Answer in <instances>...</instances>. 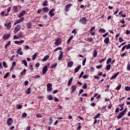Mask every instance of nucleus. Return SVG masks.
<instances>
[{"label": "nucleus", "mask_w": 130, "mask_h": 130, "mask_svg": "<svg viewBox=\"0 0 130 130\" xmlns=\"http://www.w3.org/2000/svg\"><path fill=\"white\" fill-rule=\"evenodd\" d=\"M79 22L83 25H86L87 24V19L85 17H82L80 19Z\"/></svg>", "instance_id": "nucleus-1"}, {"label": "nucleus", "mask_w": 130, "mask_h": 130, "mask_svg": "<svg viewBox=\"0 0 130 130\" xmlns=\"http://www.w3.org/2000/svg\"><path fill=\"white\" fill-rule=\"evenodd\" d=\"M21 28H22V27L20 25H16L14 29V33H15V34H16V33H17V32H19V31H20V30H21Z\"/></svg>", "instance_id": "nucleus-2"}, {"label": "nucleus", "mask_w": 130, "mask_h": 130, "mask_svg": "<svg viewBox=\"0 0 130 130\" xmlns=\"http://www.w3.org/2000/svg\"><path fill=\"white\" fill-rule=\"evenodd\" d=\"M52 84L51 83H48L47 84V90L49 92H50V91H52Z\"/></svg>", "instance_id": "nucleus-3"}, {"label": "nucleus", "mask_w": 130, "mask_h": 130, "mask_svg": "<svg viewBox=\"0 0 130 130\" xmlns=\"http://www.w3.org/2000/svg\"><path fill=\"white\" fill-rule=\"evenodd\" d=\"M72 7L71 4H68L64 7L65 12H69L70 11V8Z\"/></svg>", "instance_id": "nucleus-4"}, {"label": "nucleus", "mask_w": 130, "mask_h": 130, "mask_svg": "<svg viewBox=\"0 0 130 130\" xmlns=\"http://www.w3.org/2000/svg\"><path fill=\"white\" fill-rule=\"evenodd\" d=\"M13 119L12 118H9L7 120V123L8 125L11 126L13 124Z\"/></svg>", "instance_id": "nucleus-5"}, {"label": "nucleus", "mask_w": 130, "mask_h": 130, "mask_svg": "<svg viewBox=\"0 0 130 130\" xmlns=\"http://www.w3.org/2000/svg\"><path fill=\"white\" fill-rule=\"evenodd\" d=\"M61 43V39L60 38H58L57 40H55V42L54 43V44L55 45H59Z\"/></svg>", "instance_id": "nucleus-6"}, {"label": "nucleus", "mask_w": 130, "mask_h": 130, "mask_svg": "<svg viewBox=\"0 0 130 130\" xmlns=\"http://www.w3.org/2000/svg\"><path fill=\"white\" fill-rule=\"evenodd\" d=\"M12 11L15 14H17V13H18V12H19V10H18V7H17V6H14L13 7Z\"/></svg>", "instance_id": "nucleus-7"}, {"label": "nucleus", "mask_w": 130, "mask_h": 130, "mask_svg": "<svg viewBox=\"0 0 130 130\" xmlns=\"http://www.w3.org/2000/svg\"><path fill=\"white\" fill-rule=\"evenodd\" d=\"M76 89H77V87L75 85H73L71 87V94H73L75 91H76Z\"/></svg>", "instance_id": "nucleus-8"}, {"label": "nucleus", "mask_w": 130, "mask_h": 130, "mask_svg": "<svg viewBox=\"0 0 130 130\" xmlns=\"http://www.w3.org/2000/svg\"><path fill=\"white\" fill-rule=\"evenodd\" d=\"M26 14V11L25 10L22 11L20 14L18 15V18H22L24 15Z\"/></svg>", "instance_id": "nucleus-9"}, {"label": "nucleus", "mask_w": 130, "mask_h": 130, "mask_svg": "<svg viewBox=\"0 0 130 130\" xmlns=\"http://www.w3.org/2000/svg\"><path fill=\"white\" fill-rule=\"evenodd\" d=\"M60 53L59 55L58 58V60H60L62 57H63V52H62V51H60Z\"/></svg>", "instance_id": "nucleus-10"}, {"label": "nucleus", "mask_w": 130, "mask_h": 130, "mask_svg": "<svg viewBox=\"0 0 130 130\" xmlns=\"http://www.w3.org/2000/svg\"><path fill=\"white\" fill-rule=\"evenodd\" d=\"M47 66H45L43 68V74L45 75L46 74V72H47Z\"/></svg>", "instance_id": "nucleus-11"}, {"label": "nucleus", "mask_w": 130, "mask_h": 130, "mask_svg": "<svg viewBox=\"0 0 130 130\" xmlns=\"http://www.w3.org/2000/svg\"><path fill=\"white\" fill-rule=\"evenodd\" d=\"M124 113H123L122 112H121L120 113H119V114L117 116V118H118V119H120V118H121V117H122V116H123V115H124Z\"/></svg>", "instance_id": "nucleus-12"}, {"label": "nucleus", "mask_w": 130, "mask_h": 130, "mask_svg": "<svg viewBox=\"0 0 130 130\" xmlns=\"http://www.w3.org/2000/svg\"><path fill=\"white\" fill-rule=\"evenodd\" d=\"M21 50L22 48H19L17 51L18 54H19V55H23V52H22Z\"/></svg>", "instance_id": "nucleus-13"}, {"label": "nucleus", "mask_w": 130, "mask_h": 130, "mask_svg": "<svg viewBox=\"0 0 130 130\" xmlns=\"http://www.w3.org/2000/svg\"><path fill=\"white\" fill-rule=\"evenodd\" d=\"M119 72H117V73L114 74L111 78L110 80H113V79H116V77L118 76Z\"/></svg>", "instance_id": "nucleus-14"}, {"label": "nucleus", "mask_w": 130, "mask_h": 130, "mask_svg": "<svg viewBox=\"0 0 130 130\" xmlns=\"http://www.w3.org/2000/svg\"><path fill=\"white\" fill-rule=\"evenodd\" d=\"M26 72L27 70L26 69H24L20 74V77H22V76H25Z\"/></svg>", "instance_id": "nucleus-15"}, {"label": "nucleus", "mask_w": 130, "mask_h": 130, "mask_svg": "<svg viewBox=\"0 0 130 130\" xmlns=\"http://www.w3.org/2000/svg\"><path fill=\"white\" fill-rule=\"evenodd\" d=\"M5 26L7 27L8 30H10V29H11V22H9L8 24H5Z\"/></svg>", "instance_id": "nucleus-16"}, {"label": "nucleus", "mask_w": 130, "mask_h": 130, "mask_svg": "<svg viewBox=\"0 0 130 130\" xmlns=\"http://www.w3.org/2000/svg\"><path fill=\"white\" fill-rule=\"evenodd\" d=\"M80 69H81V65H79L77 67H76L75 69V73H78V72H79V71L80 70Z\"/></svg>", "instance_id": "nucleus-17"}, {"label": "nucleus", "mask_w": 130, "mask_h": 130, "mask_svg": "<svg viewBox=\"0 0 130 130\" xmlns=\"http://www.w3.org/2000/svg\"><path fill=\"white\" fill-rule=\"evenodd\" d=\"M25 94H27V95H29L30 93H31V88L30 87H28L25 91Z\"/></svg>", "instance_id": "nucleus-18"}, {"label": "nucleus", "mask_w": 130, "mask_h": 130, "mask_svg": "<svg viewBox=\"0 0 130 130\" xmlns=\"http://www.w3.org/2000/svg\"><path fill=\"white\" fill-rule=\"evenodd\" d=\"M3 38L4 39V40H7V39H9L10 38V35H5L3 36Z\"/></svg>", "instance_id": "nucleus-19"}, {"label": "nucleus", "mask_w": 130, "mask_h": 130, "mask_svg": "<svg viewBox=\"0 0 130 130\" xmlns=\"http://www.w3.org/2000/svg\"><path fill=\"white\" fill-rule=\"evenodd\" d=\"M48 58H49V55H47L44 56V57L42 59V61H46Z\"/></svg>", "instance_id": "nucleus-20"}, {"label": "nucleus", "mask_w": 130, "mask_h": 130, "mask_svg": "<svg viewBox=\"0 0 130 130\" xmlns=\"http://www.w3.org/2000/svg\"><path fill=\"white\" fill-rule=\"evenodd\" d=\"M42 10L43 11V12H44L45 13H47V12H48L49 11V10L48 9V8L47 7H44L42 9Z\"/></svg>", "instance_id": "nucleus-21"}, {"label": "nucleus", "mask_w": 130, "mask_h": 130, "mask_svg": "<svg viewBox=\"0 0 130 130\" xmlns=\"http://www.w3.org/2000/svg\"><path fill=\"white\" fill-rule=\"evenodd\" d=\"M73 64H74V62L70 61L68 63V68H72L73 67Z\"/></svg>", "instance_id": "nucleus-22"}, {"label": "nucleus", "mask_w": 130, "mask_h": 130, "mask_svg": "<svg viewBox=\"0 0 130 130\" xmlns=\"http://www.w3.org/2000/svg\"><path fill=\"white\" fill-rule=\"evenodd\" d=\"M31 27H32V23L31 22L27 23V29H31Z\"/></svg>", "instance_id": "nucleus-23"}, {"label": "nucleus", "mask_w": 130, "mask_h": 130, "mask_svg": "<svg viewBox=\"0 0 130 130\" xmlns=\"http://www.w3.org/2000/svg\"><path fill=\"white\" fill-rule=\"evenodd\" d=\"M104 42L106 44H108V43H109V38H106L104 40Z\"/></svg>", "instance_id": "nucleus-24"}, {"label": "nucleus", "mask_w": 130, "mask_h": 130, "mask_svg": "<svg viewBox=\"0 0 130 130\" xmlns=\"http://www.w3.org/2000/svg\"><path fill=\"white\" fill-rule=\"evenodd\" d=\"M15 44H19L20 43H24V40H21L20 41H16L14 42Z\"/></svg>", "instance_id": "nucleus-25"}, {"label": "nucleus", "mask_w": 130, "mask_h": 130, "mask_svg": "<svg viewBox=\"0 0 130 130\" xmlns=\"http://www.w3.org/2000/svg\"><path fill=\"white\" fill-rule=\"evenodd\" d=\"M73 82V77H71L68 81V86H71V84Z\"/></svg>", "instance_id": "nucleus-26"}, {"label": "nucleus", "mask_w": 130, "mask_h": 130, "mask_svg": "<svg viewBox=\"0 0 130 130\" xmlns=\"http://www.w3.org/2000/svg\"><path fill=\"white\" fill-rule=\"evenodd\" d=\"M47 99L48 100H53V97H52L51 94H50L48 96Z\"/></svg>", "instance_id": "nucleus-27"}, {"label": "nucleus", "mask_w": 130, "mask_h": 130, "mask_svg": "<svg viewBox=\"0 0 130 130\" xmlns=\"http://www.w3.org/2000/svg\"><path fill=\"white\" fill-rule=\"evenodd\" d=\"M106 31V30L104 28H101L99 30V32H100L101 33H105Z\"/></svg>", "instance_id": "nucleus-28"}, {"label": "nucleus", "mask_w": 130, "mask_h": 130, "mask_svg": "<svg viewBox=\"0 0 130 130\" xmlns=\"http://www.w3.org/2000/svg\"><path fill=\"white\" fill-rule=\"evenodd\" d=\"M101 115V114L98 113L94 117V119H97V118H99V117Z\"/></svg>", "instance_id": "nucleus-29"}, {"label": "nucleus", "mask_w": 130, "mask_h": 130, "mask_svg": "<svg viewBox=\"0 0 130 130\" xmlns=\"http://www.w3.org/2000/svg\"><path fill=\"white\" fill-rule=\"evenodd\" d=\"M56 66H57V63H55L54 64H52L50 66V69H54V68H55V67H56Z\"/></svg>", "instance_id": "nucleus-30"}, {"label": "nucleus", "mask_w": 130, "mask_h": 130, "mask_svg": "<svg viewBox=\"0 0 130 130\" xmlns=\"http://www.w3.org/2000/svg\"><path fill=\"white\" fill-rule=\"evenodd\" d=\"M98 54V52L95 50L93 52V57H96L97 56V54Z\"/></svg>", "instance_id": "nucleus-31"}, {"label": "nucleus", "mask_w": 130, "mask_h": 130, "mask_svg": "<svg viewBox=\"0 0 130 130\" xmlns=\"http://www.w3.org/2000/svg\"><path fill=\"white\" fill-rule=\"evenodd\" d=\"M21 22H22V21H21V20L19 19L15 22L14 25H17V24H19V23H21Z\"/></svg>", "instance_id": "nucleus-32"}, {"label": "nucleus", "mask_w": 130, "mask_h": 130, "mask_svg": "<svg viewBox=\"0 0 130 130\" xmlns=\"http://www.w3.org/2000/svg\"><path fill=\"white\" fill-rule=\"evenodd\" d=\"M36 56H37V53H35L32 55V60H35V58H36Z\"/></svg>", "instance_id": "nucleus-33"}, {"label": "nucleus", "mask_w": 130, "mask_h": 130, "mask_svg": "<svg viewBox=\"0 0 130 130\" xmlns=\"http://www.w3.org/2000/svg\"><path fill=\"white\" fill-rule=\"evenodd\" d=\"M111 68V65H110V64H108L106 67L107 71H109V70H110Z\"/></svg>", "instance_id": "nucleus-34"}, {"label": "nucleus", "mask_w": 130, "mask_h": 130, "mask_svg": "<svg viewBox=\"0 0 130 130\" xmlns=\"http://www.w3.org/2000/svg\"><path fill=\"white\" fill-rule=\"evenodd\" d=\"M22 62L25 67H27V61H26V60H25V59L22 60Z\"/></svg>", "instance_id": "nucleus-35"}, {"label": "nucleus", "mask_w": 130, "mask_h": 130, "mask_svg": "<svg viewBox=\"0 0 130 130\" xmlns=\"http://www.w3.org/2000/svg\"><path fill=\"white\" fill-rule=\"evenodd\" d=\"M9 73L7 72L4 76V79H7L8 78V77H9Z\"/></svg>", "instance_id": "nucleus-36"}, {"label": "nucleus", "mask_w": 130, "mask_h": 130, "mask_svg": "<svg viewBox=\"0 0 130 130\" xmlns=\"http://www.w3.org/2000/svg\"><path fill=\"white\" fill-rule=\"evenodd\" d=\"M47 1H45L43 3V6L44 7H46V6H47Z\"/></svg>", "instance_id": "nucleus-37"}, {"label": "nucleus", "mask_w": 130, "mask_h": 130, "mask_svg": "<svg viewBox=\"0 0 130 130\" xmlns=\"http://www.w3.org/2000/svg\"><path fill=\"white\" fill-rule=\"evenodd\" d=\"M110 62H111V58H108L106 62L107 64H108V63H110Z\"/></svg>", "instance_id": "nucleus-38"}, {"label": "nucleus", "mask_w": 130, "mask_h": 130, "mask_svg": "<svg viewBox=\"0 0 130 130\" xmlns=\"http://www.w3.org/2000/svg\"><path fill=\"white\" fill-rule=\"evenodd\" d=\"M49 16H50L51 17H53V16H54V13H53L52 12H49Z\"/></svg>", "instance_id": "nucleus-39"}, {"label": "nucleus", "mask_w": 130, "mask_h": 130, "mask_svg": "<svg viewBox=\"0 0 130 130\" xmlns=\"http://www.w3.org/2000/svg\"><path fill=\"white\" fill-rule=\"evenodd\" d=\"M17 107V109H21V108H22V105H17L16 106Z\"/></svg>", "instance_id": "nucleus-40"}, {"label": "nucleus", "mask_w": 130, "mask_h": 130, "mask_svg": "<svg viewBox=\"0 0 130 130\" xmlns=\"http://www.w3.org/2000/svg\"><path fill=\"white\" fill-rule=\"evenodd\" d=\"M83 75H84L83 71L81 72V73H80V75L79 76V79L82 78V77H83Z\"/></svg>", "instance_id": "nucleus-41"}, {"label": "nucleus", "mask_w": 130, "mask_h": 130, "mask_svg": "<svg viewBox=\"0 0 130 130\" xmlns=\"http://www.w3.org/2000/svg\"><path fill=\"white\" fill-rule=\"evenodd\" d=\"M83 89H87V84L85 83L82 86Z\"/></svg>", "instance_id": "nucleus-42"}, {"label": "nucleus", "mask_w": 130, "mask_h": 130, "mask_svg": "<svg viewBox=\"0 0 130 130\" xmlns=\"http://www.w3.org/2000/svg\"><path fill=\"white\" fill-rule=\"evenodd\" d=\"M3 65L4 67V68H8V66H7V63H6L5 61L3 62Z\"/></svg>", "instance_id": "nucleus-43"}, {"label": "nucleus", "mask_w": 130, "mask_h": 130, "mask_svg": "<svg viewBox=\"0 0 130 130\" xmlns=\"http://www.w3.org/2000/svg\"><path fill=\"white\" fill-rule=\"evenodd\" d=\"M83 92H84V90H83V89H80V90H79V93H78L79 96H80V95H81V94H82Z\"/></svg>", "instance_id": "nucleus-44"}, {"label": "nucleus", "mask_w": 130, "mask_h": 130, "mask_svg": "<svg viewBox=\"0 0 130 130\" xmlns=\"http://www.w3.org/2000/svg\"><path fill=\"white\" fill-rule=\"evenodd\" d=\"M125 91H129L130 90V87L129 86H126L125 87Z\"/></svg>", "instance_id": "nucleus-45"}, {"label": "nucleus", "mask_w": 130, "mask_h": 130, "mask_svg": "<svg viewBox=\"0 0 130 130\" xmlns=\"http://www.w3.org/2000/svg\"><path fill=\"white\" fill-rule=\"evenodd\" d=\"M120 88H121V85H119L118 86L116 87V90H120Z\"/></svg>", "instance_id": "nucleus-46"}, {"label": "nucleus", "mask_w": 130, "mask_h": 130, "mask_svg": "<svg viewBox=\"0 0 130 130\" xmlns=\"http://www.w3.org/2000/svg\"><path fill=\"white\" fill-rule=\"evenodd\" d=\"M86 58H85L82 61V66H85V63H86Z\"/></svg>", "instance_id": "nucleus-47"}, {"label": "nucleus", "mask_w": 130, "mask_h": 130, "mask_svg": "<svg viewBox=\"0 0 130 130\" xmlns=\"http://www.w3.org/2000/svg\"><path fill=\"white\" fill-rule=\"evenodd\" d=\"M22 35H23V33L22 32V31H20L18 35V36L20 38L22 37Z\"/></svg>", "instance_id": "nucleus-48"}, {"label": "nucleus", "mask_w": 130, "mask_h": 130, "mask_svg": "<svg viewBox=\"0 0 130 130\" xmlns=\"http://www.w3.org/2000/svg\"><path fill=\"white\" fill-rule=\"evenodd\" d=\"M54 101L55 102H58L59 100L57 99V98L54 97Z\"/></svg>", "instance_id": "nucleus-49"}, {"label": "nucleus", "mask_w": 130, "mask_h": 130, "mask_svg": "<svg viewBox=\"0 0 130 130\" xmlns=\"http://www.w3.org/2000/svg\"><path fill=\"white\" fill-rule=\"evenodd\" d=\"M22 117H26V116H27V113H23L22 114Z\"/></svg>", "instance_id": "nucleus-50"}, {"label": "nucleus", "mask_w": 130, "mask_h": 130, "mask_svg": "<svg viewBox=\"0 0 130 130\" xmlns=\"http://www.w3.org/2000/svg\"><path fill=\"white\" fill-rule=\"evenodd\" d=\"M119 41L120 43H121V42H122V41H123V39H122V38H119Z\"/></svg>", "instance_id": "nucleus-51"}, {"label": "nucleus", "mask_w": 130, "mask_h": 130, "mask_svg": "<svg viewBox=\"0 0 130 130\" xmlns=\"http://www.w3.org/2000/svg\"><path fill=\"white\" fill-rule=\"evenodd\" d=\"M14 39H19V38H20V37H19L18 36L14 35Z\"/></svg>", "instance_id": "nucleus-52"}, {"label": "nucleus", "mask_w": 130, "mask_h": 130, "mask_svg": "<svg viewBox=\"0 0 130 130\" xmlns=\"http://www.w3.org/2000/svg\"><path fill=\"white\" fill-rule=\"evenodd\" d=\"M14 57H15V55H13L10 58V60L12 61V60H13Z\"/></svg>", "instance_id": "nucleus-53"}, {"label": "nucleus", "mask_w": 130, "mask_h": 130, "mask_svg": "<svg viewBox=\"0 0 130 130\" xmlns=\"http://www.w3.org/2000/svg\"><path fill=\"white\" fill-rule=\"evenodd\" d=\"M93 30H95V26L91 27L89 30V32H92Z\"/></svg>", "instance_id": "nucleus-54"}, {"label": "nucleus", "mask_w": 130, "mask_h": 130, "mask_svg": "<svg viewBox=\"0 0 130 130\" xmlns=\"http://www.w3.org/2000/svg\"><path fill=\"white\" fill-rule=\"evenodd\" d=\"M111 107H112V105L111 104H110V105H108V109H111Z\"/></svg>", "instance_id": "nucleus-55"}, {"label": "nucleus", "mask_w": 130, "mask_h": 130, "mask_svg": "<svg viewBox=\"0 0 130 130\" xmlns=\"http://www.w3.org/2000/svg\"><path fill=\"white\" fill-rule=\"evenodd\" d=\"M37 117H42V115H41V114H38L36 115Z\"/></svg>", "instance_id": "nucleus-56"}, {"label": "nucleus", "mask_w": 130, "mask_h": 130, "mask_svg": "<svg viewBox=\"0 0 130 130\" xmlns=\"http://www.w3.org/2000/svg\"><path fill=\"white\" fill-rule=\"evenodd\" d=\"M12 67H13L14 68H15V67H16V62H15V61L13 62Z\"/></svg>", "instance_id": "nucleus-57"}, {"label": "nucleus", "mask_w": 130, "mask_h": 130, "mask_svg": "<svg viewBox=\"0 0 130 130\" xmlns=\"http://www.w3.org/2000/svg\"><path fill=\"white\" fill-rule=\"evenodd\" d=\"M43 19L44 20H46V19H47V15H44V16H43Z\"/></svg>", "instance_id": "nucleus-58"}, {"label": "nucleus", "mask_w": 130, "mask_h": 130, "mask_svg": "<svg viewBox=\"0 0 130 130\" xmlns=\"http://www.w3.org/2000/svg\"><path fill=\"white\" fill-rule=\"evenodd\" d=\"M29 69L31 70V71H33V70H34L33 69V65L30 64V66H29Z\"/></svg>", "instance_id": "nucleus-59"}, {"label": "nucleus", "mask_w": 130, "mask_h": 130, "mask_svg": "<svg viewBox=\"0 0 130 130\" xmlns=\"http://www.w3.org/2000/svg\"><path fill=\"white\" fill-rule=\"evenodd\" d=\"M126 54V52H124L123 54H121V57H123V56H125Z\"/></svg>", "instance_id": "nucleus-60"}, {"label": "nucleus", "mask_w": 130, "mask_h": 130, "mask_svg": "<svg viewBox=\"0 0 130 130\" xmlns=\"http://www.w3.org/2000/svg\"><path fill=\"white\" fill-rule=\"evenodd\" d=\"M126 34L127 35H129V34H130V31L129 30H126Z\"/></svg>", "instance_id": "nucleus-61"}, {"label": "nucleus", "mask_w": 130, "mask_h": 130, "mask_svg": "<svg viewBox=\"0 0 130 130\" xmlns=\"http://www.w3.org/2000/svg\"><path fill=\"white\" fill-rule=\"evenodd\" d=\"M29 46H25L24 47V49H26V50H28V49H29Z\"/></svg>", "instance_id": "nucleus-62"}, {"label": "nucleus", "mask_w": 130, "mask_h": 130, "mask_svg": "<svg viewBox=\"0 0 130 130\" xmlns=\"http://www.w3.org/2000/svg\"><path fill=\"white\" fill-rule=\"evenodd\" d=\"M126 49H129L130 48V44H128L127 46H126Z\"/></svg>", "instance_id": "nucleus-63"}, {"label": "nucleus", "mask_w": 130, "mask_h": 130, "mask_svg": "<svg viewBox=\"0 0 130 130\" xmlns=\"http://www.w3.org/2000/svg\"><path fill=\"white\" fill-rule=\"evenodd\" d=\"M107 35H108V32H106L105 34H104L103 35V37H106V36H107Z\"/></svg>", "instance_id": "nucleus-64"}]
</instances>
